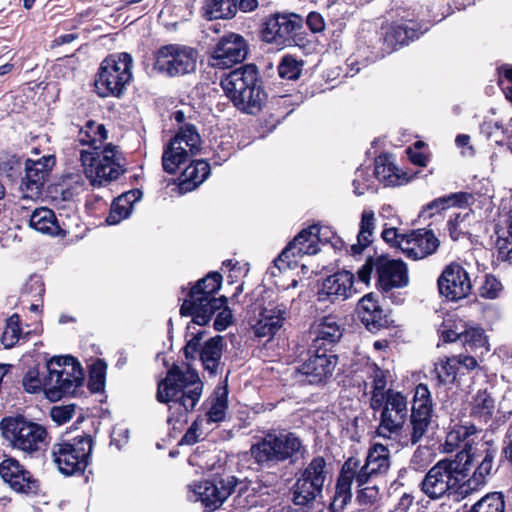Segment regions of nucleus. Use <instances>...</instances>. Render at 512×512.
Here are the masks:
<instances>
[{"mask_svg": "<svg viewBox=\"0 0 512 512\" xmlns=\"http://www.w3.org/2000/svg\"><path fill=\"white\" fill-rule=\"evenodd\" d=\"M497 448L486 443L473 449L465 443L453 458H444L434 464L419 484L420 490L431 500L451 495L464 499L482 489L494 469Z\"/></svg>", "mask_w": 512, "mask_h": 512, "instance_id": "1", "label": "nucleus"}, {"mask_svg": "<svg viewBox=\"0 0 512 512\" xmlns=\"http://www.w3.org/2000/svg\"><path fill=\"white\" fill-rule=\"evenodd\" d=\"M108 132L103 124L89 120L78 133V141L88 145L80 151L84 173L93 187H100L118 179L125 172L124 158L117 146L107 144Z\"/></svg>", "mask_w": 512, "mask_h": 512, "instance_id": "2", "label": "nucleus"}, {"mask_svg": "<svg viewBox=\"0 0 512 512\" xmlns=\"http://www.w3.org/2000/svg\"><path fill=\"white\" fill-rule=\"evenodd\" d=\"M203 392L198 372L188 364L172 365L166 377L158 382L156 398L168 406V423L186 422Z\"/></svg>", "mask_w": 512, "mask_h": 512, "instance_id": "3", "label": "nucleus"}, {"mask_svg": "<svg viewBox=\"0 0 512 512\" xmlns=\"http://www.w3.org/2000/svg\"><path fill=\"white\" fill-rule=\"evenodd\" d=\"M390 465V451L387 446L380 443H374L369 447L363 465L356 457L351 456L346 459L339 472L329 510L343 512L345 506L352 499L353 481H356L358 487H362L371 478L387 474Z\"/></svg>", "mask_w": 512, "mask_h": 512, "instance_id": "4", "label": "nucleus"}, {"mask_svg": "<svg viewBox=\"0 0 512 512\" xmlns=\"http://www.w3.org/2000/svg\"><path fill=\"white\" fill-rule=\"evenodd\" d=\"M222 276L218 272H210L190 289L188 297L184 299L180 308L182 316L192 317V325L204 326L208 324L212 316L218 311L214 320V328L217 331L225 330L232 319L231 311L227 309L225 296L215 297L220 289Z\"/></svg>", "mask_w": 512, "mask_h": 512, "instance_id": "5", "label": "nucleus"}, {"mask_svg": "<svg viewBox=\"0 0 512 512\" xmlns=\"http://www.w3.org/2000/svg\"><path fill=\"white\" fill-rule=\"evenodd\" d=\"M426 30L415 20L393 21L383 24L380 30L369 24L359 31L358 41L368 49L372 60H378L418 39Z\"/></svg>", "mask_w": 512, "mask_h": 512, "instance_id": "6", "label": "nucleus"}, {"mask_svg": "<svg viewBox=\"0 0 512 512\" xmlns=\"http://www.w3.org/2000/svg\"><path fill=\"white\" fill-rule=\"evenodd\" d=\"M220 84L238 110L251 115L262 110L267 94L256 65L245 64L230 71L221 79Z\"/></svg>", "mask_w": 512, "mask_h": 512, "instance_id": "7", "label": "nucleus"}, {"mask_svg": "<svg viewBox=\"0 0 512 512\" xmlns=\"http://www.w3.org/2000/svg\"><path fill=\"white\" fill-rule=\"evenodd\" d=\"M303 27V18L296 13H275L267 17L262 25L261 36L263 41L276 46L288 47L299 46L309 50L308 46L314 48L316 39L306 40L301 36L300 30ZM314 38H316L314 36Z\"/></svg>", "mask_w": 512, "mask_h": 512, "instance_id": "8", "label": "nucleus"}, {"mask_svg": "<svg viewBox=\"0 0 512 512\" xmlns=\"http://www.w3.org/2000/svg\"><path fill=\"white\" fill-rule=\"evenodd\" d=\"M133 58L121 52L106 57L97 73L95 88L100 97H121L132 80Z\"/></svg>", "mask_w": 512, "mask_h": 512, "instance_id": "9", "label": "nucleus"}, {"mask_svg": "<svg viewBox=\"0 0 512 512\" xmlns=\"http://www.w3.org/2000/svg\"><path fill=\"white\" fill-rule=\"evenodd\" d=\"M92 449V437L82 434L72 440H62L53 444L51 455L53 462L63 475H81L90 463Z\"/></svg>", "mask_w": 512, "mask_h": 512, "instance_id": "10", "label": "nucleus"}, {"mask_svg": "<svg viewBox=\"0 0 512 512\" xmlns=\"http://www.w3.org/2000/svg\"><path fill=\"white\" fill-rule=\"evenodd\" d=\"M300 450L301 442L293 433H268L251 446L250 452L261 468L270 469Z\"/></svg>", "mask_w": 512, "mask_h": 512, "instance_id": "11", "label": "nucleus"}, {"mask_svg": "<svg viewBox=\"0 0 512 512\" xmlns=\"http://www.w3.org/2000/svg\"><path fill=\"white\" fill-rule=\"evenodd\" d=\"M0 426L3 437L13 448L29 454L40 450L47 436L43 426L20 415L4 418Z\"/></svg>", "mask_w": 512, "mask_h": 512, "instance_id": "12", "label": "nucleus"}, {"mask_svg": "<svg viewBox=\"0 0 512 512\" xmlns=\"http://www.w3.org/2000/svg\"><path fill=\"white\" fill-rule=\"evenodd\" d=\"M247 484L234 476L204 480L189 485V499L200 501L206 508L215 510L234 492L241 495Z\"/></svg>", "mask_w": 512, "mask_h": 512, "instance_id": "13", "label": "nucleus"}, {"mask_svg": "<svg viewBox=\"0 0 512 512\" xmlns=\"http://www.w3.org/2000/svg\"><path fill=\"white\" fill-rule=\"evenodd\" d=\"M201 138L193 125L186 124L165 146L162 166L165 172L174 174L182 164L196 155L200 149Z\"/></svg>", "mask_w": 512, "mask_h": 512, "instance_id": "14", "label": "nucleus"}, {"mask_svg": "<svg viewBox=\"0 0 512 512\" xmlns=\"http://www.w3.org/2000/svg\"><path fill=\"white\" fill-rule=\"evenodd\" d=\"M381 405H370L373 411H380V423L377 432L380 436H390L399 433L408 417V400L400 391L387 389Z\"/></svg>", "mask_w": 512, "mask_h": 512, "instance_id": "15", "label": "nucleus"}, {"mask_svg": "<svg viewBox=\"0 0 512 512\" xmlns=\"http://www.w3.org/2000/svg\"><path fill=\"white\" fill-rule=\"evenodd\" d=\"M197 50L180 44H168L160 47L155 55L154 67L168 76H179L196 69Z\"/></svg>", "mask_w": 512, "mask_h": 512, "instance_id": "16", "label": "nucleus"}, {"mask_svg": "<svg viewBox=\"0 0 512 512\" xmlns=\"http://www.w3.org/2000/svg\"><path fill=\"white\" fill-rule=\"evenodd\" d=\"M320 225L314 224L300 231L275 259L274 266L280 272L294 269L299 258L315 255L320 251Z\"/></svg>", "mask_w": 512, "mask_h": 512, "instance_id": "17", "label": "nucleus"}, {"mask_svg": "<svg viewBox=\"0 0 512 512\" xmlns=\"http://www.w3.org/2000/svg\"><path fill=\"white\" fill-rule=\"evenodd\" d=\"M433 402L429 388L425 384H418L414 389L411 403V413L407 429L409 442L412 445L419 443L433 421Z\"/></svg>", "mask_w": 512, "mask_h": 512, "instance_id": "18", "label": "nucleus"}, {"mask_svg": "<svg viewBox=\"0 0 512 512\" xmlns=\"http://www.w3.org/2000/svg\"><path fill=\"white\" fill-rule=\"evenodd\" d=\"M192 329H195V327L189 324L187 326V332L190 333L192 337L187 341L183 349L185 358L192 360L199 354L204 370L210 375H216L223 352V338L221 336L213 337L206 341L201 347L204 331L199 330L193 332Z\"/></svg>", "mask_w": 512, "mask_h": 512, "instance_id": "19", "label": "nucleus"}, {"mask_svg": "<svg viewBox=\"0 0 512 512\" xmlns=\"http://www.w3.org/2000/svg\"><path fill=\"white\" fill-rule=\"evenodd\" d=\"M438 293L447 302H459L472 292L467 270L458 262L447 264L437 279Z\"/></svg>", "mask_w": 512, "mask_h": 512, "instance_id": "20", "label": "nucleus"}, {"mask_svg": "<svg viewBox=\"0 0 512 512\" xmlns=\"http://www.w3.org/2000/svg\"><path fill=\"white\" fill-rule=\"evenodd\" d=\"M247 55L245 39L235 33H230L219 39L208 58L209 66L217 69H227L242 62Z\"/></svg>", "mask_w": 512, "mask_h": 512, "instance_id": "21", "label": "nucleus"}, {"mask_svg": "<svg viewBox=\"0 0 512 512\" xmlns=\"http://www.w3.org/2000/svg\"><path fill=\"white\" fill-rule=\"evenodd\" d=\"M409 284L407 264L402 259H390L387 254L378 256L376 289L387 295L395 288Z\"/></svg>", "mask_w": 512, "mask_h": 512, "instance_id": "22", "label": "nucleus"}, {"mask_svg": "<svg viewBox=\"0 0 512 512\" xmlns=\"http://www.w3.org/2000/svg\"><path fill=\"white\" fill-rule=\"evenodd\" d=\"M356 312L364 327L371 333L395 327L390 309H384L374 292L365 294L356 305Z\"/></svg>", "mask_w": 512, "mask_h": 512, "instance_id": "23", "label": "nucleus"}, {"mask_svg": "<svg viewBox=\"0 0 512 512\" xmlns=\"http://www.w3.org/2000/svg\"><path fill=\"white\" fill-rule=\"evenodd\" d=\"M54 165L53 155H46L37 160H26L25 177L20 186L23 199L33 200L40 197L44 183Z\"/></svg>", "mask_w": 512, "mask_h": 512, "instance_id": "24", "label": "nucleus"}, {"mask_svg": "<svg viewBox=\"0 0 512 512\" xmlns=\"http://www.w3.org/2000/svg\"><path fill=\"white\" fill-rule=\"evenodd\" d=\"M288 315V307L278 301H270L262 307L252 329L259 338L273 337L283 326Z\"/></svg>", "mask_w": 512, "mask_h": 512, "instance_id": "25", "label": "nucleus"}, {"mask_svg": "<svg viewBox=\"0 0 512 512\" xmlns=\"http://www.w3.org/2000/svg\"><path fill=\"white\" fill-rule=\"evenodd\" d=\"M84 380L83 371L45 374V396L52 402L74 395Z\"/></svg>", "mask_w": 512, "mask_h": 512, "instance_id": "26", "label": "nucleus"}, {"mask_svg": "<svg viewBox=\"0 0 512 512\" xmlns=\"http://www.w3.org/2000/svg\"><path fill=\"white\" fill-rule=\"evenodd\" d=\"M0 476L9 486L20 493H34L37 482L18 460L6 458L0 464Z\"/></svg>", "mask_w": 512, "mask_h": 512, "instance_id": "27", "label": "nucleus"}, {"mask_svg": "<svg viewBox=\"0 0 512 512\" xmlns=\"http://www.w3.org/2000/svg\"><path fill=\"white\" fill-rule=\"evenodd\" d=\"M320 493V458H314L304 470L294 487L293 501L296 505L305 506Z\"/></svg>", "mask_w": 512, "mask_h": 512, "instance_id": "28", "label": "nucleus"}, {"mask_svg": "<svg viewBox=\"0 0 512 512\" xmlns=\"http://www.w3.org/2000/svg\"><path fill=\"white\" fill-rule=\"evenodd\" d=\"M410 237L407 240V246H403L402 252L412 260H420L434 254L440 245V241L432 229L412 230Z\"/></svg>", "mask_w": 512, "mask_h": 512, "instance_id": "29", "label": "nucleus"}, {"mask_svg": "<svg viewBox=\"0 0 512 512\" xmlns=\"http://www.w3.org/2000/svg\"><path fill=\"white\" fill-rule=\"evenodd\" d=\"M373 174L386 187L407 184L417 175V173L408 175L407 172H401L394 164L392 154L387 152H382L375 158Z\"/></svg>", "mask_w": 512, "mask_h": 512, "instance_id": "30", "label": "nucleus"}, {"mask_svg": "<svg viewBox=\"0 0 512 512\" xmlns=\"http://www.w3.org/2000/svg\"><path fill=\"white\" fill-rule=\"evenodd\" d=\"M355 276L348 270H337L331 275H328L325 279H322V295L326 297L322 298V301L329 299L334 302L337 299H348L357 290L354 288Z\"/></svg>", "mask_w": 512, "mask_h": 512, "instance_id": "31", "label": "nucleus"}, {"mask_svg": "<svg viewBox=\"0 0 512 512\" xmlns=\"http://www.w3.org/2000/svg\"><path fill=\"white\" fill-rule=\"evenodd\" d=\"M466 352L482 356L490 351L489 338L479 325L469 322L460 340Z\"/></svg>", "mask_w": 512, "mask_h": 512, "instance_id": "32", "label": "nucleus"}, {"mask_svg": "<svg viewBox=\"0 0 512 512\" xmlns=\"http://www.w3.org/2000/svg\"><path fill=\"white\" fill-rule=\"evenodd\" d=\"M142 198V192L139 189H133L117 197L106 218L109 225H116L122 220L128 218L133 211L134 204Z\"/></svg>", "mask_w": 512, "mask_h": 512, "instance_id": "33", "label": "nucleus"}, {"mask_svg": "<svg viewBox=\"0 0 512 512\" xmlns=\"http://www.w3.org/2000/svg\"><path fill=\"white\" fill-rule=\"evenodd\" d=\"M468 323L457 314L447 313L437 328L439 339L445 344L460 340Z\"/></svg>", "mask_w": 512, "mask_h": 512, "instance_id": "34", "label": "nucleus"}, {"mask_svg": "<svg viewBox=\"0 0 512 512\" xmlns=\"http://www.w3.org/2000/svg\"><path fill=\"white\" fill-rule=\"evenodd\" d=\"M210 174V165L204 160L190 163L181 175V189L192 190L203 183Z\"/></svg>", "mask_w": 512, "mask_h": 512, "instance_id": "35", "label": "nucleus"}, {"mask_svg": "<svg viewBox=\"0 0 512 512\" xmlns=\"http://www.w3.org/2000/svg\"><path fill=\"white\" fill-rule=\"evenodd\" d=\"M495 400L487 389H479L471 402L470 416L480 422H489L494 414Z\"/></svg>", "mask_w": 512, "mask_h": 512, "instance_id": "36", "label": "nucleus"}, {"mask_svg": "<svg viewBox=\"0 0 512 512\" xmlns=\"http://www.w3.org/2000/svg\"><path fill=\"white\" fill-rule=\"evenodd\" d=\"M357 235V243L351 245L352 256L361 255L365 248L372 243V235L375 228V217L373 211H363Z\"/></svg>", "mask_w": 512, "mask_h": 512, "instance_id": "37", "label": "nucleus"}, {"mask_svg": "<svg viewBox=\"0 0 512 512\" xmlns=\"http://www.w3.org/2000/svg\"><path fill=\"white\" fill-rule=\"evenodd\" d=\"M368 369V379H370L372 383L370 405H376V407H379L381 405L380 399H383L387 390L386 386L389 371L382 369L375 362L369 364Z\"/></svg>", "mask_w": 512, "mask_h": 512, "instance_id": "38", "label": "nucleus"}, {"mask_svg": "<svg viewBox=\"0 0 512 512\" xmlns=\"http://www.w3.org/2000/svg\"><path fill=\"white\" fill-rule=\"evenodd\" d=\"M30 226L43 234L57 235L60 227L51 209L38 208L30 216Z\"/></svg>", "mask_w": 512, "mask_h": 512, "instance_id": "39", "label": "nucleus"}, {"mask_svg": "<svg viewBox=\"0 0 512 512\" xmlns=\"http://www.w3.org/2000/svg\"><path fill=\"white\" fill-rule=\"evenodd\" d=\"M477 429L474 424L456 423L450 427L445 439V447L448 452H452L465 442L470 436L474 435Z\"/></svg>", "mask_w": 512, "mask_h": 512, "instance_id": "40", "label": "nucleus"}, {"mask_svg": "<svg viewBox=\"0 0 512 512\" xmlns=\"http://www.w3.org/2000/svg\"><path fill=\"white\" fill-rule=\"evenodd\" d=\"M506 502L503 492H489L474 503L468 512H505Z\"/></svg>", "mask_w": 512, "mask_h": 512, "instance_id": "41", "label": "nucleus"}, {"mask_svg": "<svg viewBox=\"0 0 512 512\" xmlns=\"http://www.w3.org/2000/svg\"><path fill=\"white\" fill-rule=\"evenodd\" d=\"M205 15L208 19H228L236 14L234 0H205Z\"/></svg>", "mask_w": 512, "mask_h": 512, "instance_id": "42", "label": "nucleus"}, {"mask_svg": "<svg viewBox=\"0 0 512 512\" xmlns=\"http://www.w3.org/2000/svg\"><path fill=\"white\" fill-rule=\"evenodd\" d=\"M46 374H64V372L83 371L80 364L72 356L51 358L46 366Z\"/></svg>", "mask_w": 512, "mask_h": 512, "instance_id": "43", "label": "nucleus"}, {"mask_svg": "<svg viewBox=\"0 0 512 512\" xmlns=\"http://www.w3.org/2000/svg\"><path fill=\"white\" fill-rule=\"evenodd\" d=\"M437 380L442 385H452L456 382L459 372L454 357H446L435 368Z\"/></svg>", "mask_w": 512, "mask_h": 512, "instance_id": "44", "label": "nucleus"}, {"mask_svg": "<svg viewBox=\"0 0 512 512\" xmlns=\"http://www.w3.org/2000/svg\"><path fill=\"white\" fill-rule=\"evenodd\" d=\"M227 409V391L222 390L216 392V396L212 399V404L206 413L207 423H218L224 420Z\"/></svg>", "mask_w": 512, "mask_h": 512, "instance_id": "45", "label": "nucleus"}, {"mask_svg": "<svg viewBox=\"0 0 512 512\" xmlns=\"http://www.w3.org/2000/svg\"><path fill=\"white\" fill-rule=\"evenodd\" d=\"M21 334L20 318L17 314H13L6 321V325L1 336V343L6 349L12 348L18 343Z\"/></svg>", "mask_w": 512, "mask_h": 512, "instance_id": "46", "label": "nucleus"}, {"mask_svg": "<svg viewBox=\"0 0 512 512\" xmlns=\"http://www.w3.org/2000/svg\"><path fill=\"white\" fill-rule=\"evenodd\" d=\"M106 365L101 360L95 362L90 370L88 387L94 393L101 392L105 386Z\"/></svg>", "mask_w": 512, "mask_h": 512, "instance_id": "47", "label": "nucleus"}, {"mask_svg": "<svg viewBox=\"0 0 512 512\" xmlns=\"http://www.w3.org/2000/svg\"><path fill=\"white\" fill-rule=\"evenodd\" d=\"M23 387L28 393H37L43 391L45 393V375L39 372L37 368H31L25 374L23 381Z\"/></svg>", "mask_w": 512, "mask_h": 512, "instance_id": "48", "label": "nucleus"}, {"mask_svg": "<svg viewBox=\"0 0 512 512\" xmlns=\"http://www.w3.org/2000/svg\"><path fill=\"white\" fill-rule=\"evenodd\" d=\"M342 337L340 324L331 315L322 316V341L336 343Z\"/></svg>", "mask_w": 512, "mask_h": 512, "instance_id": "49", "label": "nucleus"}, {"mask_svg": "<svg viewBox=\"0 0 512 512\" xmlns=\"http://www.w3.org/2000/svg\"><path fill=\"white\" fill-rule=\"evenodd\" d=\"M301 66L292 56H284L278 65V74L282 79L295 80L300 76Z\"/></svg>", "mask_w": 512, "mask_h": 512, "instance_id": "50", "label": "nucleus"}, {"mask_svg": "<svg viewBox=\"0 0 512 512\" xmlns=\"http://www.w3.org/2000/svg\"><path fill=\"white\" fill-rule=\"evenodd\" d=\"M497 71V84L504 93L505 98L512 104V65L504 64Z\"/></svg>", "mask_w": 512, "mask_h": 512, "instance_id": "51", "label": "nucleus"}, {"mask_svg": "<svg viewBox=\"0 0 512 512\" xmlns=\"http://www.w3.org/2000/svg\"><path fill=\"white\" fill-rule=\"evenodd\" d=\"M502 283L492 274H487L479 289V294L485 299H496L502 291Z\"/></svg>", "mask_w": 512, "mask_h": 512, "instance_id": "52", "label": "nucleus"}, {"mask_svg": "<svg viewBox=\"0 0 512 512\" xmlns=\"http://www.w3.org/2000/svg\"><path fill=\"white\" fill-rule=\"evenodd\" d=\"M443 197L448 208H466L473 204L475 200L472 193L465 191L450 193L448 195H444Z\"/></svg>", "mask_w": 512, "mask_h": 512, "instance_id": "53", "label": "nucleus"}, {"mask_svg": "<svg viewBox=\"0 0 512 512\" xmlns=\"http://www.w3.org/2000/svg\"><path fill=\"white\" fill-rule=\"evenodd\" d=\"M326 245H329V247L327 249L328 251H324V253H328L331 250L347 251L346 244L342 238L334 233L329 227L322 226V246Z\"/></svg>", "mask_w": 512, "mask_h": 512, "instance_id": "54", "label": "nucleus"}, {"mask_svg": "<svg viewBox=\"0 0 512 512\" xmlns=\"http://www.w3.org/2000/svg\"><path fill=\"white\" fill-rule=\"evenodd\" d=\"M497 260L512 264V238L496 237Z\"/></svg>", "mask_w": 512, "mask_h": 512, "instance_id": "55", "label": "nucleus"}, {"mask_svg": "<svg viewBox=\"0 0 512 512\" xmlns=\"http://www.w3.org/2000/svg\"><path fill=\"white\" fill-rule=\"evenodd\" d=\"M463 221L464 217H462L460 213H456L447 221L448 233L453 241H458L469 235L468 231H465L464 228L461 226Z\"/></svg>", "mask_w": 512, "mask_h": 512, "instance_id": "56", "label": "nucleus"}, {"mask_svg": "<svg viewBox=\"0 0 512 512\" xmlns=\"http://www.w3.org/2000/svg\"><path fill=\"white\" fill-rule=\"evenodd\" d=\"M377 265L378 256H368L365 260V263L357 271L358 280L366 285H369L371 281V275L374 269L375 277L377 278Z\"/></svg>", "mask_w": 512, "mask_h": 512, "instance_id": "57", "label": "nucleus"}, {"mask_svg": "<svg viewBox=\"0 0 512 512\" xmlns=\"http://www.w3.org/2000/svg\"><path fill=\"white\" fill-rule=\"evenodd\" d=\"M447 209L449 208L445 203L444 197L441 196L423 206L419 216L424 218H432L433 216L441 214L442 211Z\"/></svg>", "mask_w": 512, "mask_h": 512, "instance_id": "58", "label": "nucleus"}, {"mask_svg": "<svg viewBox=\"0 0 512 512\" xmlns=\"http://www.w3.org/2000/svg\"><path fill=\"white\" fill-rule=\"evenodd\" d=\"M355 174L356 178L353 180L354 193L360 196L370 187V175L363 168H358Z\"/></svg>", "mask_w": 512, "mask_h": 512, "instance_id": "59", "label": "nucleus"}, {"mask_svg": "<svg viewBox=\"0 0 512 512\" xmlns=\"http://www.w3.org/2000/svg\"><path fill=\"white\" fill-rule=\"evenodd\" d=\"M75 412L74 406H55L51 409L50 415L54 422L58 425L64 424L69 421Z\"/></svg>", "mask_w": 512, "mask_h": 512, "instance_id": "60", "label": "nucleus"}, {"mask_svg": "<svg viewBox=\"0 0 512 512\" xmlns=\"http://www.w3.org/2000/svg\"><path fill=\"white\" fill-rule=\"evenodd\" d=\"M337 363L336 354H322V382H326L332 376Z\"/></svg>", "mask_w": 512, "mask_h": 512, "instance_id": "61", "label": "nucleus"}, {"mask_svg": "<svg viewBox=\"0 0 512 512\" xmlns=\"http://www.w3.org/2000/svg\"><path fill=\"white\" fill-rule=\"evenodd\" d=\"M45 292L44 283L39 276H32L25 284V293L32 297L42 298Z\"/></svg>", "mask_w": 512, "mask_h": 512, "instance_id": "62", "label": "nucleus"}, {"mask_svg": "<svg viewBox=\"0 0 512 512\" xmlns=\"http://www.w3.org/2000/svg\"><path fill=\"white\" fill-rule=\"evenodd\" d=\"M455 362L458 366V369H464L466 372H471L478 368L479 364L476 359V355L470 354H459L458 356H453Z\"/></svg>", "mask_w": 512, "mask_h": 512, "instance_id": "63", "label": "nucleus"}, {"mask_svg": "<svg viewBox=\"0 0 512 512\" xmlns=\"http://www.w3.org/2000/svg\"><path fill=\"white\" fill-rule=\"evenodd\" d=\"M347 75V69L341 65H337L332 69L327 68L322 74V77L325 78L326 82L338 81L340 83V80L347 77Z\"/></svg>", "mask_w": 512, "mask_h": 512, "instance_id": "64", "label": "nucleus"}]
</instances>
